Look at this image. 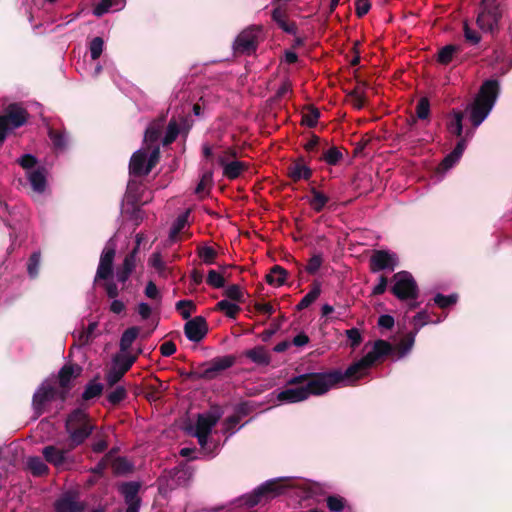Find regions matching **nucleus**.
<instances>
[{
    "instance_id": "obj_1",
    "label": "nucleus",
    "mask_w": 512,
    "mask_h": 512,
    "mask_svg": "<svg viewBox=\"0 0 512 512\" xmlns=\"http://www.w3.org/2000/svg\"><path fill=\"white\" fill-rule=\"evenodd\" d=\"M392 346L385 340L375 341L373 348L363 358L352 364L344 373L333 371L315 375H299L291 378L286 388L277 395L280 402L296 403L311 395H322L340 382L352 383L368 373L369 368L380 358L390 354Z\"/></svg>"
},
{
    "instance_id": "obj_2",
    "label": "nucleus",
    "mask_w": 512,
    "mask_h": 512,
    "mask_svg": "<svg viewBox=\"0 0 512 512\" xmlns=\"http://www.w3.org/2000/svg\"><path fill=\"white\" fill-rule=\"evenodd\" d=\"M95 429L91 418L83 408L71 411L65 421L70 449L83 444Z\"/></svg>"
},
{
    "instance_id": "obj_3",
    "label": "nucleus",
    "mask_w": 512,
    "mask_h": 512,
    "mask_svg": "<svg viewBox=\"0 0 512 512\" xmlns=\"http://www.w3.org/2000/svg\"><path fill=\"white\" fill-rule=\"evenodd\" d=\"M498 91L496 80L483 83L475 101L470 105V120L474 127H478L487 118L496 102Z\"/></svg>"
},
{
    "instance_id": "obj_4",
    "label": "nucleus",
    "mask_w": 512,
    "mask_h": 512,
    "mask_svg": "<svg viewBox=\"0 0 512 512\" xmlns=\"http://www.w3.org/2000/svg\"><path fill=\"white\" fill-rule=\"evenodd\" d=\"M278 494L276 481L269 480L256 488L252 493L242 496L236 501L239 512H248L258 504L266 503Z\"/></svg>"
},
{
    "instance_id": "obj_5",
    "label": "nucleus",
    "mask_w": 512,
    "mask_h": 512,
    "mask_svg": "<svg viewBox=\"0 0 512 512\" xmlns=\"http://www.w3.org/2000/svg\"><path fill=\"white\" fill-rule=\"evenodd\" d=\"M217 421L218 416L208 413L199 415L196 422L194 435L197 437L201 449L205 452V454L209 456H212L215 449L217 448L216 443L209 441V435Z\"/></svg>"
},
{
    "instance_id": "obj_6",
    "label": "nucleus",
    "mask_w": 512,
    "mask_h": 512,
    "mask_svg": "<svg viewBox=\"0 0 512 512\" xmlns=\"http://www.w3.org/2000/svg\"><path fill=\"white\" fill-rule=\"evenodd\" d=\"M392 293L400 300H415L418 297V287L413 276L401 271L396 273L393 278Z\"/></svg>"
},
{
    "instance_id": "obj_7",
    "label": "nucleus",
    "mask_w": 512,
    "mask_h": 512,
    "mask_svg": "<svg viewBox=\"0 0 512 512\" xmlns=\"http://www.w3.org/2000/svg\"><path fill=\"white\" fill-rule=\"evenodd\" d=\"M27 112L18 104L9 105L4 115H0V143H2L7 132L25 124Z\"/></svg>"
},
{
    "instance_id": "obj_8",
    "label": "nucleus",
    "mask_w": 512,
    "mask_h": 512,
    "mask_svg": "<svg viewBox=\"0 0 512 512\" xmlns=\"http://www.w3.org/2000/svg\"><path fill=\"white\" fill-rule=\"evenodd\" d=\"M501 18L497 0H482L477 25L483 31L492 32L498 27Z\"/></svg>"
},
{
    "instance_id": "obj_9",
    "label": "nucleus",
    "mask_w": 512,
    "mask_h": 512,
    "mask_svg": "<svg viewBox=\"0 0 512 512\" xmlns=\"http://www.w3.org/2000/svg\"><path fill=\"white\" fill-rule=\"evenodd\" d=\"M259 33L260 27L257 26L244 29L234 41V50L243 54L254 52L257 48Z\"/></svg>"
},
{
    "instance_id": "obj_10",
    "label": "nucleus",
    "mask_w": 512,
    "mask_h": 512,
    "mask_svg": "<svg viewBox=\"0 0 512 512\" xmlns=\"http://www.w3.org/2000/svg\"><path fill=\"white\" fill-rule=\"evenodd\" d=\"M116 254V243L113 239H110L100 256L99 265L95 275V282L98 279H108L113 271V261Z\"/></svg>"
},
{
    "instance_id": "obj_11",
    "label": "nucleus",
    "mask_w": 512,
    "mask_h": 512,
    "mask_svg": "<svg viewBox=\"0 0 512 512\" xmlns=\"http://www.w3.org/2000/svg\"><path fill=\"white\" fill-rule=\"evenodd\" d=\"M219 164L223 167V175L228 179H236L248 168V164L235 159V152L225 151L218 157Z\"/></svg>"
},
{
    "instance_id": "obj_12",
    "label": "nucleus",
    "mask_w": 512,
    "mask_h": 512,
    "mask_svg": "<svg viewBox=\"0 0 512 512\" xmlns=\"http://www.w3.org/2000/svg\"><path fill=\"white\" fill-rule=\"evenodd\" d=\"M370 263L373 272L384 269L393 270L397 266L398 259L395 253L378 250L371 256Z\"/></svg>"
},
{
    "instance_id": "obj_13",
    "label": "nucleus",
    "mask_w": 512,
    "mask_h": 512,
    "mask_svg": "<svg viewBox=\"0 0 512 512\" xmlns=\"http://www.w3.org/2000/svg\"><path fill=\"white\" fill-rule=\"evenodd\" d=\"M207 330L206 320L201 316L188 320L184 326L186 337L193 342L201 341L205 337Z\"/></svg>"
},
{
    "instance_id": "obj_14",
    "label": "nucleus",
    "mask_w": 512,
    "mask_h": 512,
    "mask_svg": "<svg viewBox=\"0 0 512 512\" xmlns=\"http://www.w3.org/2000/svg\"><path fill=\"white\" fill-rule=\"evenodd\" d=\"M234 357L232 356H223L213 359L209 366L204 368L199 377L207 380L214 379L219 372L224 371L230 368L234 364Z\"/></svg>"
},
{
    "instance_id": "obj_15",
    "label": "nucleus",
    "mask_w": 512,
    "mask_h": 512,
    "mask_svg": "<svg viewBox=\"0 0 512 512\" xmlns=\"http://www.w3.org/2000/svg\"><path fill=\"white\" fill-rule=\"evenodd\" d=\"M56 512H81L84 510V504L79 501L78 494L75 492H66L55 502Z\"/></svg>"
},
{
    "instance_id": "obj_16",
    "label": "nucleus",
    "mask_w": 512,
    "mask_h": 512,
    "mask_svg": "<svg viewBox=\"0 0 512 512\" xmlns=\"http://www.w3.org/2000/svg\"><path fill=\"white\" fill-rule=\"evenodd\" d=\"M70 446L68 449H61L54 445H49L43 448L42 454L45 460L55 466L56 468H62L69 458Z\"/></svg>"
},
{
    "instance_id": "obj_17",
    "label": "nucleus",
    "mask_w": 512,
    "mask_h": 512,
    "mask_svg": "<svg viewBox=\"0 0 512 512\" xmlns=\"http://www.w3.org/2000/svg\"><path fill=\"white\" fill-rule=\"evenodd\" d=\"M138 253V246L133 249L128 255L125 256L123 263L116 270V278L119 282L125 283L130 277L131 273L136 267V256Z\"/></svg>"
},
{
    "instance_id": "obj_18",
    "label": "nucleus",
    "mask_w": 512,
    "mask_h": 512,
    "mask_svg": "<svg viewBox=\"0 0 512 512\" xmlns=\"http://www.w3.org/2000/svg\"><path fill=\"white\" fill-rule=\"evenodd\" d=\"M55 389L50 385L43 383L38 390L34 393L33 396V407L34 410L38 413H42L43 406L46 402L52 400L55 397Z\"/></svg>"
},
{
    "instance_id": "obj_19",
    "label": "nucleus",
    "mask_w": 512,
    "mask_h": 512,
    "mask_svg": "<svg viewBox=\"0 0 512 512\" xmlns=\"http://www.w3.org/2000/svg\"><path fill=\"white\" fill-rule=\"evenodd\" d=\"M28 180L35 192L42 193L46 188L47 171L38 167L27 172Z\"/></svg>"
},
{
    "instance_id": "obj_20",
    "label": "nucleus",
    "mask_w": 512,
    "mask_h": 512,
    "mask_svg": "<svg viewBox=\"0 0 512 512\" xmlns=\"http://www.w3.org/2000/svg\"><path fill=\"white\" fill-rule=\"evenodd\" d=\"M147 154L143 150L135 152L130 160V172L134 175H146Z\"/></svg>"
},
{
    "instance_id": "obj_21",
    "label": "nucleus",
    "mask_w": 512,
    "mask_h": 512,
    "mask_svg": "<svg viewBox=\"0 0 512 512\" xmlns=\"http://www.w3.org/2000/svg\"><path fill=\"white\" fill-rule=\"evenodd\" d=\"M78 373H79V368L71 366V365H66V366H64L60 370V372H59V384H60V387L63 390L62 395H61V399L62 400H64L65 393L70 388L71 380L73 378H75L78 375Z\"/></svg>"
},
{
    "instance_id": "obj_22",
    "label": "nucleus",
    "mask_w": 512,
    "mask_h": 512,
    "mask_svg": "<svg viewBox=\"0 0 512 512\" xmlns=\"http://www.w3.org/2000/svg\"><path fill=\"white\" fill-rule=\"evenodd\" d=\"M288 175L293 181L307 180L311 177L312 171L303 161L298 160L288 167Z\"/></svg>"
},
{
    "instance_id": "obj_23",
    "label": "nucleus",
    "mask_w": 512,
    "mask_h": 512,
    "mask_svg": "<svg viewBox=\"0 0 512 512\" xmlns=\"http://www.w3.org/2000/svg\"><path fill=\"white\" fill-rule=\"evenodd\" d=\"M465 148H466V139H461L457 143L454 150L449 155H447L444 158V160L442 161L443 168L449 169V168L453 167V165L455 163H457L459 161V159L461 158Z\"/></svg>"
},
{
    "instance_id": "obj_24",
    "label": "nucleus",
    "mask_w": 512,
    "mask_h": 512,
    "mask_svg": "<svg viewBox=\"0 0 512 512\" xmlns=\"http://www.w3.org/2000/svg\"><path fill=\"white\" fill-rule=\"evenodd\" d=\"M148 263L152 268L155 269L160 277L166 278L170 274V269L163 260L160 252L152 253Z\"/></svg>"
},
{
    "instance_id": "obj_25",
    "label": "nucleus",
    "mask_w": 512,
    "mask_h": 512,
    "mask_svg": "<svg viewBox=\"0 0 512 512\" xmlns=\"http://www.w3.org/2000/svg\"><path fill=\"white\" fill-rule=\"evenodd\" d=\"M272 19L275 21L278 26L285 32L294 34L296 31V26L294 23H290L286 19L285 11L281 8L277 7L272 11Z\"/></svg>"
},
{
    "instance_id": "obj_26",
    "label": "nucleus",
    "mask_w": 512,
    "mask_h": 512,
    "mask_svg": "<svg viewBox=\"0 0 512 512\" xmlns=\"http://www.w3.org/2000/svg\"><path fill=\"white\" fill-rule=\"evenodd\" d=\"M245 355L254 363L259 365H267L270 362V356L266 349L262 346L248 350Z\"/></svg>"
},
{
    "instance_id": "obj_27",
    "label": "nucleus",
    "mask_w": 512,
    "mask_h": 512,
    "mask_svg": "<svg viewBox=\"0 0 512 512\" xmlns=\"http://www.w3.org/2000/svg\"><path fill=\"white\" fill-rule=\"evenodd\" d=\"M140 485L136 482H128L124 483L120 486V491L123 494L126 503H137L138 499V491Z\"/></svg>"
},
{
    "instance_id": "obj_28",
    "label": "nucleus",
    "mask_w": 512,
    "mask_h": 512,
    "mask_svg": "<svg viewBox=\"0 0 512 512\" xmlns=\"http://www.w3.org/2000/svg\"><path fill=\"white\" fill-rule=\"evenodd\" d=\"M310 193L311 197L308 199V202L311 208L316 212L322 211L329 198L316 188H311Z\"/></svg>"
},
{
    "instance_id": "obj_29",
    "label": "nucleus",
    "mask_w": 512,
    "mask_h": 512,
    "mask_svg": "<svg viewBox=\"0 0 512 512\" xmlns=\"http://www.w3.org/2000/svg\"><path fill=\"white\" fill-rule=\"evenodd\" d=\"M287 272L279 265L274 266L270 273L266 276V281L273 286H281L286 279Z\"/></svg>"
},
{
    "instance_id": "obj_30",
    "label": "nucleus",
    "mask_w": 512,
    "mask_h": 512,
    "mask_svg": "<svg viewBox=\"0 0 512 512\" xmlns=\"http://www.w3.org/2000/svg\"><path fill=\"white\" fill-rule=\"evenodd\" d=\"M163 127L164 121L162 119L152 122L145 131V142L153 143L157 141L163 130Z\"/></svg>"
},
{
    "instance_id": "obj_31",
    "label": "nucleus",
    "mask_w": 512,
    "mask_h": 512,
    "mask_svg": "<svg viewBox=\"0 0 512 512\" xmlns=\"http://www.w3.org/2000/svg\"><path fill=\"white\" fill-rule=\"evenodd\" d=\"M27 466L35 476H42L48 472V466L38 456L29 457L27 459Z\"/></svg>"
},
{
    "instance_id": "obj_32",
    "label": "nucleus",
    "mask_w": 512,
    "mask_h": 512,
    "mask_svg": "<svg viewBox=\"0 0 512 512\" xmlns=\"http://www.w3.org/2000/svg\"><path fill=\"white\" fill-rule=\"evenodd\" d=\"M139 334L138 327H130L124 331L120 340L121 350H128Z\"/></svg>"
},
{
    "instance_id": "obj_33",
    "label": "nucleus",
    "mask_w": 512,
    "mask_h": 512,
    "mask_svg": "<svg viewBox=\"0 0 512 512\" xmlns=\"http://www.w3.org/2000/svg\"><path fill=\"white\" fill-rule=\"evenodd\" d=\"M216 309L223 312L229 318H235L240 311V307L236 303L228 300L219 301L216 305Z\"/></svg>"
},
{
    "instance_id": "obj_34",
    "label": "nucleus",
    "mask_w": 512,
    "mask_h": 512,
    "mask_svg": "<svg viewBox=\"0 0 512 512\" xmlns=\"http://www.w3.org/2000/svg\"><path fill=\"white\" fill-rule=\"evenodd\" d=\"M122 2L123 0H120L119 3L114 6L113 0H102L96 5L93 12L96 16H102L111 10H119L122 7Z\"/></svg>"
},
{
    "instance_id": "obj_35",
    "label": "nucleus",
    "mask_w": 512,
    "mask_h": 512,
    "mask_svg": "<svg viewBox=\"0 0 512 512\" xmlns=\"http://www.w3.org/2000/svg\"><path fill=\"white\" fill-rule=\"evenodd\" d=\"M462 119L463 114L459 111H454L452 114L451 119L448 122V129L452 134H455L456 136H460L462 134Z\"/></svg>"
},
{
    "instance_id": "obj_36",
    "label": "nucleus",
    "mask_w": 512,
    "mask_h": 512,
    "mask_svg": "<svg viewBox=\"0 0 512 512\" xmlns=\"http://www.w3.org/2000/svg\"><path fill=\"white\" fill-rule=\"evenodd\" d=\"M176 309L184 319H188L191 313L195 311L196 306L190 300H180L176 303Z\"/></svg>"
},
{
    "instance_id": "obj_37",
    "label": "nucleus",
    "mask_w": 512,
    "mask_h": 512,
    "mask_svg": "<svg viewBox=\"0 0 512 512\" xmlns=\"http://www.w3.org/2000/svg\"><path fill=\"white\" fill-rule=\"evenodd\" d=\"M459 51V47L456 45H447L443 47L438 54V61L442 64H448L452 58L453 55Z\"/></svg>"
},
{
    "instance_id": "obj_38",
    "label": "nucleus",
    "mask_w": 512,
    "mask_h": 512,
    "mask_svg": "<svg viewBox=\"0 0 512 512\" xmlns=\"http://www.w3.org/2000/svg\"><path fill=\"white\" fill-rule=\"evenodd\" d=\"M349 103L356 109H362L365 103V96L363 91L359 88L354 89L348 94Z\"/></svg>"
},
{
    "instance_id": "obj_39",
    "label": "nucleus",
    "mask_w": 512,
    "mask_h": 512,
    "mask_svg": "<svg viewBox=\"0 0 512 512\" xmlns=\"http://www.w3.org/2000/svg\"><path fill=\"white\" fill-rule=\"evenodd\" d=\"M320 287L315 286L309 293H307L298 303V309H305L311 305L320 295Z\"/></svg>"
},
{
    "instance_id": "obj_40",
    "label": "nucleus",
    "mask_w": 512,
    "mask_h": 512,
    "mask_svg": "<svg viewBox=\"0 0 512 512\" xmlns=\"http://www.w3.org/2000/svg\"><path fill=\"white\" fill-rule=\"evenodd\" d=\"M104 49V41L101 37H95L90 42L89 50L92 60H97Z\"/></svg>"
},
{
    "instance_id": "obj_41",
    "label": "nucleus",
    "mask_w": 512,
    "mask_h": 512,
    "mask_svg": "<svg viewBox=\"0 0 512 512\" xmlns=\"http://www.w3.org/2000/svg\"><path fill=\"white\" fill-rule=\"evenodd\" d=\"M207 284L214 288H222L225 284L224 277L216 270H210L207 276Z\"/></svg>"
},
{
    "instance_id": "obj_42",
    "label": "nucleus",
    "mask_w": 512,
    "mask_h": 512,
    "mask_svg": "<svg viewBox=\"0 0 512 512\" xmlns=\"http://www.w3.org/2000/svg\"><path fill=\"white\" fill-rule=\"evenodd\" d=\"M102 392V385L100 383H90L85 388L82 397L85 400H90L99 396Z\"/></svg>"
},
{
    "instance_id": "obj_43",
    "label": "nucleus",
    "mask_w": 512,
    "mask_h": 512,
    "mask_svg": "<svg viewBox=\"0 0 512 512\" xmlns=\"http://www.w3.org/2000/svg\"><path fill=\"white\" fill-rule=\"evenodd\" d=\"M178 133H179V128H178L177 123L175 121H170V123L168 124L167 130H166L164 139H163V144L168 145V144L172 143L178 136Z\"/></svg>"
},
{
    "instance_id": "obj_44",
    "label": "nucleus",
    "mask_w": 512,
    "mask_h": 512,
    "mask_svg": "<svg viewBox=\"0 0 512 512\" xmlns=\"http://www.w3.org/2000/svg\"><path fill=\"white\" fill-rule=\"evenodd\" d=\"M187 223V215L184 214V215H180L176 221L174 222L171 230H170V239L171 240H174L177 235L180 233V231L185 227Z\"/></svg>"
},
{
    "instance_id": "obj_45",
    "label": "nucleus",
    "mask_w": 512,
    "mask_h": 512,
    "mask_svg": "<svg viewBox=\"0 0 512 512\" xmlns=\"http://www.w3.org/2000/svg\"><path fill=\"white\" fill-rule=\"evenodd\" d=\"M323 158L329 165H335L342 158V153L336 147H332L324 153Z\"/></svg>"
},
{
    "instance_id": "obj_46",
    "label": "nucleus",
    "mask_w": 512,
    "mask_h": 512,
    "mask_svg": "<svg viewBox=\"0 0 512 512\" xmlns=\"http://www.w3.org/2000/svg\"><path fill=\"white\" fill-rule=\"evenodd\" d=\"M134 362V358L129 356H118L114 359V366L123 370V373L127 372Z\"/></svg>"
},
{
    "instance_id": "obj_47",
    "label": "nucleus",
    "mask_w": 512,
    "mask_h": 512,
    "mask_svg": "<svg viewBox=\"0 0 512 512\" xmlns=\"http://www.w3.org/2000/svg\"><path fill=\"white\" fill-rule=\"evenodd\" d=\"M40 265V253L35 252L31 255L28 263V273L31 277H35L38 274V269Z\"/></svg>"
},
{
    "instance_id": "obj_48",
    "label": "nucleus",
    "mask_w": 512,
    "mask_h": 512,
    "mask_svg": "<svg viewBox=\"0 0 512 512\" xmlns=\"http://www.w3.org/2000/svg\"><path fill=\"white\" fill-rule=\"evenodd\" d=\"M224 294L226 297L234 301H241L243 298V293L238 285L228 286L225 289Z\"/></svg>"
},
{
    "instance_id": "obj_49",
    "label": "nucleus",
    "mask_w": 512,
    "mask_h": 512,
    "mask_svg": "<svg viewBox=\"0 0 512 512\" xmlns=\"http://www.w3.org/2000/svg\"><path fill=\"white\" fill-rule=\"evenodd\" d=\"M430 107L429 102L426 98L419 100L416 107V114L419 119H426L429 115Z\"/></svg>"
},
{
    "instance_id": "obj_50",
    "label": "nucleus",
    "mask_w": 512,
    "mask_h": 512,
    "mask_svg": "<svg viewBox=\"0 0 512 512\" xmlns=\"http://www.w3.org/2000/svg\"><path fill=\"white\" fill-rule=\"evenodd\" d=\"M49 137L52 140L54 146L56 148H64L66 144V138L65 135L61 132L55 131L53 129L49 130Z\"/></svg>"
},
{
    "instance_id": "obj_51",
    "label": "nucleus",
    "mask_w": 512,
    "mask_h": 512,
    "mask_svg": "<svg viewBox=\"0 0 512 512\" xmlns=\"http://www.w3.org/2000/svg\"><path fill=\"white\" fill-rule=\"evenodd\" d=\"M124 373L123 370H120L118 367L114 366L109 370L106 375V381L109 385L116 384L122 377Z\"/></svg>"
},
{
    "instance_id": "obj_52",
    "label": "nucleus",
    "mask_w": 512,
    "mask_h": 512,
    "mask_svg": "<svg viewBox=\"0 0 512 512\" xmlns=\"http://www.w3.org/2000/svg\"><path fill=\"white\" fill-rule=\"evenodd\" d=\"M456 300H457V297L455 295L445 296L442 294H437L434 298L435 303L441 308H446V307L454 304L456 302Z\"/></svg>"
},
{
    "instance_id": "obj_53",
    "label": "nucleus",
    "mask_w": 512,
    "mask_h": 512,
    "mask_svg": "<svg viewBox=\"0 0 512 512\" xmlns=\"http://www.w3.org/2000/svg\"><path fill=\"white\" fill-rule=\"evenodd\" d=\"M97 326H98L97 322H91L88 325V327L80 333L79 340L82 343H88L94 337V332H95Z\"/></svg>"
},
{
    "instance_id": "obj_54",
    "label": "nucleus",
    "mask_w": 512,
    "mask_h": 512,
    "mask_svg": "<svg viewBox=\"0 0 512 512\" xmlns=\"http://www.w3.org/2000/svg\"><path fill=\"white\" fill-rule=\"evenodd\" d=\"M136 310H137V313L140 316L141 320H149L152 317V313H153L152 307L145 302H140L137 305Z\"/></svg>"
},
{
    "instance_id": "obj_55",
    "label": "nucleus",
    "mask_w": 512,
    "mask_h": 512,
    "mask_svg": "<svg viewBox=\"0 0 512 512\" xmlns=\"http://www.w3.org/2000/svg\"><path fill=\"white\" fill-rule=\"evenodd\" d=\"M322 257L320 255H314L310 258L306 270L310 274L316 273L322 265Z\"/></svg>"
},
{
    "instance_id": "obj_56",
    "label": "nucleus",
    "mask_w": 512,
    "mask_h": 512,
    "mask_svg": "<svg viewBox=\"0 0 512 512\" xmlns=\"http://www.w3.org/2000/svg\"><path fill=\"white\" fill-rule=\"evenodd\" d=\"M327 506L331 511L338 512L344 508V502L341 497L330 496L327 498Z\"/></svg>"
},
{
    "instance_id": "obj_57",
    "label": "nucleus",
    "mask_w": 512,
    "mask_h": 512,
    "mask_svg": "<svg viewBox=\"0 0 512 512\" xmlns=\"http://www.w3.org/2000/svg\"><path fill=\"white\" fill-rule=\"evenodd\" d=\"M126 397V390L123 387H117L114 391L109 393L108 400L112 404L121 402Z\"/></svg>"
},
{
    "instance_id": "obj_58",
    "label": "nucleus",
    "mask_w": 512,
    "mask_h": 512,
    "mask_svg": "<svg viewBox=\"0 0 512 512\" xmlns=\"http://www.w3.org/2000/svg\"><path fill=\"white\" fill-rule=\"evenodd\" d=\"M211 182H212V173L211 172L204 173L200 182L198 183V185L195 189V192L197 194L204 192L210 186Z\"/></svg>"
},
{
    "instance_id": "obj_59",
    "label": "nucleus",
    "mask_w": 512,
    "mask_h": 512,
    "mask_svg": "<svg viewBox=\"0 0 512 512\" xmlns=\"http://www.w3.org/2000/svg\"><path fill=\"white\" fill-rule=\"evenodd\" d=\"M199 256L207 264H212L216 256V252L211 247H203L199 251Z\"/></svg>"
},
{
    "instance_id": "obj_60",
    "label": "nucleus",
    "mask_w": 512,
    "mask_h": 512,
    "mask_svg": "<svg viewBox=\"0 0 512 512\" xmlns=\"http://www.w3.org/2000/svg\"><path fill=\"white\" fill-rule=\"evenodd\" d=\"M347 338L350 341L351 347H357L362 340L360 331L356 328H352L346 331Z\"/></svg>"
},
{
    "instance_id": "obj_61",
    "label": "nucleus",
    "mask_w": 512,
    "mask_h": 512,
    "mask_svg": "<svg viewBox=\"0 0 512 512\" xmlns=\"http://www.w3.org/2000/svg\"><path fill=\"white\" fill-rule=\"evenodd\" d=\"M170 474L173 478V481H175V485L185 483L187 479V472L184 469L175 468L170 471Z\"/></svg>"
},
{
    "instance_id": "obj_62",
    "label": "nucleus",
    "mask_w": 512,
    "mask_h": 512,
    "mask_svg": "<svg viewBox=\"0 0 512 512\" xmlns=\"http://www.w3.org/2000/svg\"><path fill=\"white\" fill-rule=\"evenodd\" d=\"M17 162L28 171H31L30 169L34 167L36 163V158L30 154H25L21 158L17 160Z\"/></svg>"
},
{
    "instance_id": "obj_63",
    "label": "nucleus",
    "mask_w": 512,
    "mask_h": 512,
    "mask_svg": "<svg viewBox=\"0 0 512 512\" xmlns=\"http://www.w3.org/2000/svg\"><path fill=\"white\" fill-rule=\"evenodd\" d=\"M319 116V111L317 109H313L311 112L304 115L303 122L309 127H314L317 124Z\"/></svg>"
},
{
    "instance_id": "obj_64",
    "label": "nucleus",
    "mask_w": 512,
    "mask_h": 512,
    "mask_svg": "<svg viewBox=\"0 0 512 512\" xmlns=\"http://www.w3.org/2000/svg\"><path fill=\"white\" fill-rule=\"evenodd\" d=\"M145 295L150 299L160 300V292L152 281L147 283L145 288Z\"/></svg>"
}]
</instances>
